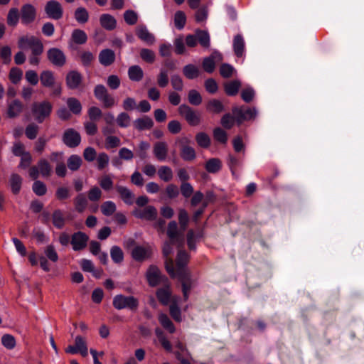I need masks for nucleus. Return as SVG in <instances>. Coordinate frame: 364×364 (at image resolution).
<instances>
[{"label": "nucleus", "mask_w": 364, "mask_h": 364, "mask_svg": "<svg viewBox=\"0 0 364 364\" xmlns=\"http://www.w3.org/2000/svg\"><path fill=\"white\" fill-rule=\"evenodd\" d=\"M188 260V255L184 251L179 250L177 255L176 268L172 259H166L165 262V267L169 275L171 277H178L181 281L185 300L188 299V293L193 284L190 273L186 268Z\"/></svg>", "instance_id": "nucleus-1"}, {"label": "nucleus", "mask_w": 364, "mask_h": 364, "mask_svg": "<svg viewBox=\"0 0 364 364\" xmlns=\"http://www.w3.org/2000/svg\"><path fill=\"white\" fill-rule=\"evenodd\" d=\"M18 46L20 49L31 48L35 54H42L43 45L41 40L34 36H23L18 38Z\"/></svg>", "instance_id": "nucleus-2"}, {"label": "nucleus", "mask_w": 364, "mask_h": 364, "mask_svg": "<svg viewBox=\"0 0 364 364\" xmlns=\"http://www.w3.org/2000/svg\"><path fill=\"white\" fill-rule=\"evenodd\" d=\"M52 104L48 101L35 102L32 105V113L35 119L42 123L46 118L49 117L52 112Z\"/></svg>", "instance_id": "nucleus-3"}, {"label": "nucleus", "mask_w": 364, "mask_h": 364, "mask_svg": "<svg viewBox=\"0 0 364 364\" xmlns=\"http://www.w3.org/2000/svg\"><path fill=\"white\" fill-rule=\"evenodd\" d=\"M112 304L118 310L129 309L131 311H136L139 306V301L132 296L118 294L113 298Z\"/></svg>", "instance_id": "nucleus-4"}, {"label": "nucleus", "mask_w": 364, "mask_h": 364, "mask_svg": "<svg viewBox=\"0 0 364 364\" xmlns=\"http://www.w3.org/2000/svg\"><path fill=\"white\" fill-rule=\"evenodd\" d=\"M95 97L100 101L104 107L110 108L115 105L114 97L109 94L107 88L102 85H97L94 89Z\"/></svg>", "instance_id": "nucleus-5"}, {"label": "nucleus", "mask_w": 364, "mask_h": 364, "mask_svg": "<svg viewBox=\"0 0 364 364\" xmlns=\"http://www.w3.org/2000/svg\"><path fill=\"white\" fill-rule=\"evenodd\" d=\"M176 142L180 144V154L184 161H191L196 159V151L193 147L189 145L191 141L188 137L179 138Z\"/></svg>", "instance_id": "nucleus-6"}, {"label": "nucleus", "mask_w": 364, "mask_h": 364, "mask_svg": "<svg viewBox=\"0 0 364 364\" xmlns=\"http://www.w3.org/2000/svg\"><path fill=\"white\" fill-rule=\"evenodd\" d=\"M179 114L183 116L191 126H196L200 122V114L186 105H181L178 107Z\"/></svg>", "instance_id": "nucleus-7"}, {"label": "nucleus", "mask_w": 364, "mask_h": 364, "mask_svg": "<svg viewBox=\"0 0 364 364\" xmlns=\"http://www.w3.org/2000/svg\"><path fill=\"white\" fill-rule=\"evenodd\" d=\"M45 11L49 18L55 20L61 18L63 14L61 4L55 0H50L46 3Z\"/></svg>", "instance_id": "nucleus-8"}, {"label": "nucleus", "mask_w": 364, "mask_h": 364, "mask_svg": "<svg viewBox=\"0 0 364 364\" xmlns=\"http://www.w3.org/2000/svg\"><path fill=\"white\" fill-rule=\"evenodd\" d=\"M132 214L137 218L151 221L156 218L158 213L155 207L148 205L144 208L134 209Z\"/></svg>", "instance_id": "nucleus-9"}, {"label": "nucleus", "mask_w": 364, "mask_h": 364, "mask_svg": "<svg viewBox=\"0 0 364 364\" xmlns=\"http://www.w3.org/2000/svg\"><path fill=\"white\" fill-rule=\"evenodd\" d=\"M232 113L238 124L244 120L253 119L256 115V111L254 109L247 108L244 109L242 107H235L232 108Z\"/></svg>", "instance_id": "nucleus-10"}, {"label": "nucleus", "mask_w": 364, "mask_h": 364, "mask_svg": "<svg viewBox=\"0 0 364 364\" xmlns=\"http://www.w3.org/2000/svg\"><path fill=\"white\" fill-rule=\"evenodd\" d=\"M89 237L82 232L74 233L71 237L70 243L75 251H79L85 249L87 246Z\"/></svg>", "instance_id": "nucleus-11"}, {"label": "nucleus", "mask_w": 364, "mask_h": 364, "mask_svg": "<svg viewBox=\"0 0 364 364\" xmlns=\"http://www.w3.org/2000/svg\"><path fill=\"white\" fill-rule=\"evenodd\" d=\"M63 141L68 146L73 148L80 144L81 137L77 131L68 129L64 132Z\"/></svg>", "instance_id": "nucleus-12"}, {"label": "nucleus", "mask_w": 364, "mask_h": 364, "mask_svg": "<svg viewBox=\"0 0 364 364\" xmlns=\"http://www.w3.org/2000/svg\"><path fill=\"white\" fill-rule=\"evenodd\" d=\"M36 16V11L35 7L29 4H24L21 9V18L23 24H28L32 23Z\"/></svg>", "instance_id": "nucleus-13"}, {"label": "nucleus", "mask_w": 364, "mask_h": 364, "mask_svg": "<svg viewBox=\"0 0 364 364\" xmlns=\"http://www.w3.org/2000/svg\"><path fill=\"white\" fill-rule=\"evenodd\" d=\"M48 60L54 65L63 66L65 63V56L64 53L58 48H50L47 52Z\"/></svg>", "instance_id": "nucleus-14"}, {"label": "nucleus", "mask_w": 364, "mask_h": 364, "mask_svg": "<svg viewBox=\"0 0 364 364\" xmlns=\"http://www.w3.org/2000/svg\"><path fill=\"white\" fill-rule=\"evenodd\" d=\"M82 82V75L77 71H70L66 76V85L72 90L77 89Z\"/></svg>", "instance_id": "nucleus-15"}, {"label": "nucleus", "mask_w": 364, "mask_h": 364, "mask_svg": "<svg viewBox=\"0 0 364 364\" xmlns=\"http://www.w3.org/2000/svg\"><path fill=\"white\" fill-rule=\"evenodd\" d=\"M153 152L156 158L161 161L166 160L168 154V145L164 141H158L154 146Z\"/></svg>", "instance_id": "nucleus-16"}, {"label": "nucleus", "mask_w": 364, "mask_h": 364, "mask_svg": "<svg viewBox=\"0 0 364 364\" xmlns=\"http://www.w3.org/2000/svg\"><path fill=\"white\" fill-rule=\"evenodd\" d=\"M151 253L149 247L136 246L132 252V255L135 260L142 261L148 258Z\"/></svg>", "instance_id": "nucleus-17"}, {"label": "nucleus", "mask_w": 364, "mask_h": 364, "mask_svg": "<svg viewBox=\"0 0 364 364\" xmlns=\"http://www.w3.org/2000/svg\"><path fill=\"white\" fill-rule=\"evenodd\" d=\"M116 190L124 203L127 205H132L134 203V194L129 188L122 186H117Z\"/></svg>", "instance_id": "nucleus-18"}, {"label": "nucleus", "mask_w": 364, "mask_h": 364, "mask_svg": "<svg viewBox=\"0 0 364 364\" xmlns=\"http://www.w3.org/2000/svg\"><path fill=\"white\" fill-rule=\"evenodd\" d=\"M148 283L151 287L159 284L161 279L160 271L156 266H151L146 272Z\"/></svg>", "instance_id": "nucleus-19"}, {"label": "nucleus", "mask_w": 364, "mask_h": 364, "mask_svg": "<svg viewBox=\"0 0 364 364\" xmlns=\"http://www.w3.org/2000/svg\"><path fill=\"white\" fill-rule=\"evenodd\" d=\"M167 235L171 242H178L183 244V238L181 237L178 232V225L175 221L168 223L167 229Z\"/></svg>", "instance_id": "nucleus-20"}, {"label": "nucleus", "mask_w": 364, "mask_h": 364, "mask_svg": "<svg viewBox=\"0 0 364 364\" xmlns=\"http://www.w3.org/2000/svg\"><path fill=\"white\" fill-rule=\"evenodd\" d=\"M136 36L139 39L143 41L147 44H153L155 41V38L148 29L144 26H139L136 28Z\"/></svg>", "instance_id": "nucleus-21"}, {"label": "nucleus", "mask_w": 364, "mask_h": 364, "mask_svg": "<svg viewBox=\"0 0 364 364\" xmlns=\"http://www.w3.org/2000/svg\"><path fill=\"white\" fill-rule=\"evenodd\" d=\"M179 297L173 296L171 303L169 306L171 316L177 322L181 321V313L178 306Z\"/></svg>", "instance_id": "nucleus-22"}, {"label": "nucleus", "mask_w": 364, "mask_h": 364, "mask_svg": "<svg viewBox=\"0 0 364 364\" xmlns=\"http://www.w3.org/2000/svg\"><path fill=\"white\" fill-rule=\"evenodd\" d=\"M114 60L115 54L114 51L110 49L102 50L99 54V61L105 66L110 65L114 63Z\"/></svg>", "instance_id": "nucleus-23"}, {"label": "nucleus", "mask_w": 364, "mask_h": 364, "mask_svg": "<svg viewBox=\"0 0 364 364\" xmlns=\"http://www.w3.org/2000/svg\"><path fill=\"white\" fill-rule=\"evenodd\" d=\"M23 110V104L18 100H14L8 104L7 114L14 118L18 116Z\"/></svg>", "instance_id": "nucleus-24"}, {"label": "nucleus", "mask_w": 364, "mask_h": 364, "mask_svg": "<svg viewBox=\"0 0 364 364\" xmlns=\"http://www.w3.org/2000/svg\"><path fill=\"white\" fill-rule=\"evenodd\" d=\"M41 83L43 87H51L56 83L55 77L53 72L44 70L40 75Z\"/></svg>", "instance_id": "nucleus-25"}, {"label": "nucleus", "mask_w": 364, "mask_h": 364, "mask_svg": "<svg viewBox=\"0 0 364 364\" xmlns=\"http://www.w3.org/2000/svg\"><path fill=\"white\" fill-rule=\"evenodd\" d=\"M156 296L159 301L164 305H167L171 303V293L169 287H166L157 290Z\"/></svg>", "instance_id": "nucleus-26"}, {"label": "nucleus", "mask_w": 364, "mask_h": 364, "mask_svg": "<svg viewBox=\"0 0 364 364\" xmlns=\"http://www.w3.org/2000/svg\"><path fill=\"white\" fill-rule=\"evenodd\" d=\"M232 46L235 54L239 58L242 57L245 51V41L240 34L234 37Z\"/></svg>", "instance_id": "nucleus-27"}, {"label": "nucleus", "mask_w": 364, "mask_h": 364, "mask_svg": "<svg viewBox=\"0 0 364 364\" xmlns=\"http://www.w3.org/2000/svg\"><path fill=\"white\" fill-rule=\"evenodd\" d=\"M215 58H218L219 60H220L221 59L220 54L218 53H214L213 54H212L211 56H210L208 58H205L203 60V68L205 71H206L207 73H211L213 72V70H215Z\"/></svg>", "instance_id": "nucleus-28"}, {"label": "nucleus", "mask_w": 364, "mask_h": 364, "mask_svg": "<svg viewBox=\"0 0 364 364\" xmlns=\"http://www.w3.org/2000/svg\"><path fill=\"white\" fill-rule=\"evenodd\" d=\"M128 76L132 81L139 82L143 79L144 71L139 65H132L128 70Z\"/></svg>", "instance_id": "nucleus-29"}, {"label": "nucleus", "mask_w": 364, "mask_h": 364, "mask_svg": "<svg viewBox=\"0 0 364 364\" xmlns=\"http://www.w3.org/2000/svg\"><path fill=\"white\" fill-rule=\"evenodd\" d=\"M153 120L147 116L136 119L134 122V126L138 130L149 129L153 127Z\"/></svg>", "instance_id": "nucleus-30"}, {"label": "nucleus", "mask_w": 364, "mask_h": 364, "mask_svg": "<svg viewBox=\"0 0 364 364\" xmlns=\"http://www.w3.org/2000/svg\"><path fill=\"white\" fill-rule=\"evenodd\" d=\"M206 109L213 114H220L224 110V106L220 100L213 99L208 102Z\"/></svg>", "instance_id": "nucleus-31"}, {"label": "nucleus", "mask_w": 364, "mask_h": 364, "mask_svg": "<svg viewBox=\"0 0 364 364\" xmlns=\"http://www.w3.org/2000/svg\"><path fill=\"white\" fill-rule=\"evenodd\" d=\"M101 26L107 30H112L116 26V21L109 14H102L100 18Z\"/></svg>", "instance_id": "nucleus-32"}, {"label": "nucleus", "mask_w": 364, "mask_h": 364, "mask_svg": "<svg viewBox=\"0 0 364 364\" xmlns=\"http://www.w3.org/2000/svg\"><path fill=\"white\" fill-rule=\"evenodd\" d=\"M71 40L75 44H84L87 40L85 32L80 29H75L72 32Z\"/></svg>", "instance_id": "nucleus-33"}, {"label": "nucleus", "mask_w": 364, "mask_h": 364, "mask_svg": "<svg viewBox=\"0 0 364 364\" xmlns=\"http://www.w3.org/2000/svg\"><path fill=\"white\" fill-rule=\"evenodd\" d=\"M75 345L82 357H86L88 355V349L85 338L80 336H76L75 338Z\"/></svg>", "instance_id": "nucleus-34"}, {"label": "nucleus", "mask_w": 364, "mask_h": 364, "mask_svg": "<svg viewBox=\"0 0 364 364\" xmlns=\"http://www.w3.org/2000/svg\"><path fill=\"white\" fill-rule=\"evenodd\" d=\"M158 318L159 323L165 329H166L171 333L175 332L176 329L174 325L166 314L164 313H160L159 314Z\"/></svg>", "instance_id": "nucleus-35"}, {"label": "nucleus", "mask_w": 364, "mask_h": 364, "mask_svg": "<svg viewBox=\"0 0 364 364\" xmlns=\"http://www.w3.org/2000/svg\"><path fill=\"white\" fill-rule=\"evenodd\" d=\"M75 210L79 213H82L87 206V200L85 195L79 194L74 199Z\"/></svg>", "instance_id": "nucleus-36"}, {"label": "nucleus", "mask_w": 364, "mask_h": 364, "mask_svg": "<svg viewBox=\"0 0 364 364\" xmlns=\"http://www.w3.org/2000/svg\"><path fill=\"white\" fill-rule=\"evenodd\" d=\"M52 220L53 225L61 229L65 225V218L63 212L60 210H56L53 212L52 215Z\"/></svg>", "instance_id": "nucleus-37"}, {"label": "nucleus", "mask_w": 364, "mask_h": 364, "mask_svg": "<svg viewBox=\"0 0 364 364\" xmlns=\"http://www.w3.org/2000/svg\"><path fill=\"white\" fill-rule=\"evenodd\" d=\"M198 42L204 48H209L210 46V36L209 33L203 30H197L196 31Z\"/></svg>", "instance_id": "nucleus-38"}, {"label": "nucleus", "mask_w": 364, "mask_h": 364, "mask_svg": "<svg viewBox=\"0 0 364 364\" xmlns=\"http://www.w3.org/2000/svg\"><path fill=\"white\" fill-rule=\"evenodd\" d=\"M240 85V82L237 80L227 82L225 85V91L227 95L230 96H235L237 94Z\"/></svg>", "instance_id": "nucleus-39"}, {"label": "nucleus", "mask_w": 364, "mask_h": 364, "mask_svg": "<svg viewBox=\"0 0 364 364\" xmlns=\"http://www.w3.org/2000/svg\"><path fill=\"white\" fill-rule=\"evenodd\" d=\"M81 158L75 154L71 155L67 161L68 167L70 170L75 171L80 168L82 164Z\"/></svg>", "instance_id": "nucleus-40"}, {"label": "nucleus", "mask_w": 364, "mask_h": 364, "mask_svg": "<svg viewBox=\"0 0 364 364\" xmlns=\"http://www.w3.org/2000/svg\"><path fill=\"white\" fill-rule=\"evenodd\" d=\"M221 161L220 159L213 158L206 162L205 169L209 173H216L221 168Z\"/></svg>", "instance_id": "nucleus-41"}, {"label": "nucleus", "mask_w": 364, "mask_h": 364, "mask_svg": "<svg viewBox=\"0 0 364 364\" xmlns=\"http://www.w3.org/2000/svg\"><path fill=\"white\" fill-rule=\"evenodd\" d=\"M183 73L187 78L194 79L199 75V70L196 65L189 64L183 68Z\"/></svg>", "instance_id": "nucleus-42"}, {"label": "nucleus", "mask_w": 364, "mask_h": 364, "mask_svg": "<svg viewBox=\"0 0 364 364\" xmlns=\"http://www.w3.org/2000/svg\"><path fill=\"white\" fill-rule=\"evenodd\" d=\"M67 105L69 109L75 114L81 112L82 105L78 100L75 97H70L67 100Z\"/></svg>", "instance_id": "nucleus-43"}, {"label": "nucleus", "mask_w": 364, "mask_h": 364, "mask_svg": "<svg viewBox=\"0 0 364 364\" xmlns=\"http://www.w3.org/2000/svg\"><path fill=\"white\" fill-rule=\"evenodd\" d=\"M196 141L198 145L203 148H208L210 145V138L204 132L198 133L196 135Z\"/></svg>", "instance_id": "nucleus-44"}, {"label": "nucleus", "mask_w": 364, "mask_h": 364, "mask_svg": "<svg viewBox=\"0 0 364 364\" xmlns=\"http://www.w3.org/2000/svg\"><path fill=\"white\" fill-rule=\"evenodd\" d=\"M22 178L18 174H12L10 178V184L11 191L14 194H17L21 187Z\"/></svg>", "instance_id": "nucleus-45"}, {"label": "nucleus", "mask_w": 364, "mask_h": 364, "mask_svg": "<svg viewBox=\"0 0 364 364\" xmlns=\"http://www.w3.org/2000/svg\"><path fill=\"white\" fill-rule=\"evenodd\" d=\"M19 20V13L16 8H11L7 15V23L11 26H16Z\"/></svg>", "instance_id": "nucleus-46"}, {"label": "nucleus", "mask_w": 364, "mask_h": 364, "mask_svg": "<svg viewBox=\"0 0 364 364\" xmlns=\"http://www.w3.org/2000/svg\"><path fill=\"white\" fill-rule=\"evenodd\" d=\"M159 178L165 182L170 181L173 178V172L171 168L163 166L158 171Z\"/></svg>", "instance_id": "nucleus-47"}, {"label": "nucleus", "mask_w": 364, "mask_h": 364, "mask_svg": "<svg viewBox=\"0 0 364 364\" xmlns=\"http://www.w3.org/2000/svg\"><path fill=\"white\" fill-rule=\"evenodd\" d=\"M111 258L115 263H121L124 259V254L122 249L118 246H113L110 250Z\"/></svg>", "instance_id": "nucleus-48"}, {"label": "nucleus", "mask_w": 364, "mask_h": 364, "mask_svg": "<svg viewBox=\"0 0 364 364\" xmlns=\"http://www.w3.org/2000/svg\"><path fill=\"white\" fill-rule=\"evenodd\" d=\"M37 166L39 169L40 173L43 176L48 177L50 175L51 167H50L49 163L46 159H41L38 162Z\"/></svg>", "instance_id": "nucleus-49"}, {"label": "nucleus", "mask_w": 364, "mask_h": 364, "mask_svg": "<svg viewBox=\"0 0 364 364\" xmlns=\"http://www.w3.org/2000/svg\"><path fill=\"white\" fill-rule=\"evenodd\" d=\"M116 210V205L112 201H106L101 205V211L106 216L112 215Z\"/></svg>", "instance_id": "nucleus-50"}, {"label": "nucleus", "mask_w": 364, "mask_h": 364, "mask_svg": "<svg viewBox=\"0 0 364 364\" xmlns=\"http://www.w3.org/2000/svg\"><path fill=\"white\" fill-rule=\"evenodd\" d=\"M1 343L7 349L11 350L15 348L16 342L14 336L11 334H4L1 337Z\"/></svg>", "instance_id": "nucleus-51"}, {"label": "nucleus", "mask_w": 364, "mask_h": 364, "mask_svg": "<svg viewBox=\"0 0 364 364\" xmlns=\"http://www.w3.org/2000/svg\"><path fill=\"white\" fill-rule=\"evenodd\" d=\"M186 17L185 13L181 11H178L174 15V23L177 28L182 29L186 24Z\"/></svg>", "instance_id": "nucleus-52"}, {"label": "nucleus", "mask_w": 364, "mask_h": 364, "mask_svg": "<svg viewBox=\"0 0 364 364\" xmlns=\"http://www.w3.org/2000/svg\"><path fill=\"white\" fill-rule=\"evenodd\" d=\"M44 253L46 259H48L53 262H56L58 260V255L53 245H48L45 250Z\"/></svg>", "instance_id": "nucleus-53"}, {"label": "nucleus", "mask_w": 364, "mask_h": 364, "mask_svg": "<svg viewBox=\"0 0 364 364\" xmlns=\"http://www.w3.org/2000/svg\"><path fill=\"white\" fill-rule=\"evenodd\" d=\"M96 159H97V168L99 170H102L108 166L109 161V157L106 153H105V152L100 153Z\"/></svg>", "instance_id": "nucleus-54"}, {"label": "nucleus", "mask_w": 364, "mask_h": 364, "mask_svg": "<svg viewBox=\"0 0 364 364\" xmlns=\"http://www.w3.org/2000/svg\"><path fill=\"white\" fill-rule=\"evenodd\" d=\"M88 13L84 8H78L75 12V18L78 23H85L88 21Z\"/></svg>", "instance_id": "nucleus-55"}, {"label": "nucleus", "mask_w": 364, "mask_h": 364, "mask_svg": "<svg viewBox=\"0 0 364 364\" xmlns=\"http://www.w3.org/2000/svg\"><path fill=\"white\" fill-rule=\"evenodd\" d=\"M157 83L161 87H165L167 86L168 83V70L165 68L161 69L157 77Z\"/></svg>", "instance_id": "nucleus-56"}, {"label": "nucleus", "mask_w": 364, "mask_h": 364, "mask_svg": "<svg viewBox=\"0 0 364 364\" xmlns=\"http://www.w3.org/2000/svg\"><path fill=\"white\" fill-rule=\"evenodd\" d=\"M32 189L33 191L39 196H44L47 192L46 184L40 181H36L33 183Z\"/></svg>", "instance_id": "nucleus-57"}, {"label": "nucleus", "mask_w": 364, "mask_h": 364, "mask_svg": "<svg viewBox=\"0 0 364 364\" xmlns=\"http://www.w3.org/2000/svg\"><path fill=\"white\" fill-rule=\"evenodd\" d=\"M116 121L120 127H127L130 124L131 118L127 113L122 112L118 114Z\"/></svg>", "instance_id": "nucleus-58"}, {"label": "nucleus", "mask_w": 364, "mask_h": 364, "mask_svg": "<svg viewBox=\"0 0 364 364\" xmlns=\"http://www.w3.org/2000/svg\"><path fill=\"white\" fill-rule=\"evenodd\" d=\"M39 127L34 123L29 124L25 130L26 136L29 139H34L38 133Z\"/></svg>", "instance_id": "nucleus-59"}, {"label": "nucleus", "mask_w": 364, "mask_h": 364, "mask_svg": "<svg viewBox=\"0 0 364 364\" xmlns=\"http://www.w3.org/2000/svg\"><path fill=\"white\" fill-rule=\"evenodd\" d=\"M141 58L149 63H152L155 60V53L151 50L142 48L140 50Z\"/></svg>", "instance_id": "nucleus-60"}, {"label": "nucleus", "mask_w": 364, "mask_h": 364, "mask_svg": "<svg viewBox=\"0 0 364 364\" xmlns=\"http://www.w3.org/2000/svg\"><path fill=\"white\" fill-rule=\"evenodd\" d=\"M23 72L20 68H13L9 73V79L14 83H18L22 78Z\"/></svg>", "instance_id": "nucleus-61"}, {"label": "nucleus", "mask_w": 364, "mask_h": 364, "mask_svg": "<svg viewBox=\"0 0 364 364\" xmlns=\"http://www.w3.org/2000/svg\"><path fill=\"white\" fill-rule=\"evenodd\" d=\"M213 136H214V139L222 143V144H226L227 141H228V136H227V134L226 132L223 130L221 128H215L214 130H213Z\"/></svg>", "instance_id": "nucleus-62"}, {"label": "nucleus", "mask_w": 364, "mask_h": 364, "mask_svg": "<svg viewBox=\"0 0 364 364\" xmlns=\"http://www.w3.org/2000/svg\"><path fill=\"white\" fill-rule=\"evenodd\" d=\"M99 183L102 189L109 191L113 187V181L109 175L103 176L99 181Z\"/></svg>", "instance_id": "nucleus-63"}, {"label": "nucleus", "mask_w": 364, "mask_h": 364, "mask_svg": "<svg viewBox=\"0 0 364 364\" xmlns=\"http://www.w3.org/2000/svg\"><path fill=\"white\" fill-rule=\"evenodd\" d=\"M188 101L191 105H198L202 102V97L198 92L191 90L188 93Z\"/></svg>", "instance_id": "nucleus-64"}]
</instances>
